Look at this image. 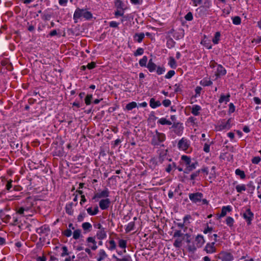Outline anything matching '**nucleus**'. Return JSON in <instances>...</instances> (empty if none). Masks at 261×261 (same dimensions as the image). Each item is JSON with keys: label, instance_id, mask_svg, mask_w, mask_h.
I'll list each match as a JSON object with an SVG mask.
<instances>
[{"label": "nucleus", "instance_id": "obj_1", "mask_svg": "<svg viewBox=\"0 0 261 261\" xmlns=\"http://www.w3.org/2000/svg\"><path fill=\"white\" fill-rule=\"evenodd\" d=\"M83 17L87 20L90 19L92 17V13L86 9L77 8L73 14V19L75 22H77L79 19Z\"/></svg>", "mask_w": 261, "mask_h": 261}, {"label": "nucleus", "instance_id": "obj_2", "mask_svg": "<svg viewBox=\"0 0 261 261\" xmlns=\"http://www.w3.org/2000/svg\"><path fill=\"white\" fill-rule=\"evenodd\" d=\"M165 139V135L164 133H160L156 130L155 131V134L152 135L151 144L153 146L159 145L160 144L164 142Z\"/></svg>", "mask_w": 261, "mask_h": 261}, {"label": "nucleus", "instance_id": "obj_3", "mask_svg": "<svg viewBox=\"0 0 261 261\" xmlns=\"http://www.w3.org/2000/svg\"><path fill=\"white\" fill-rule=\"evenodd\" d=\"M189 199L193 203L202 202V204H207L208 201L205 199H202L203 194L200 192L189 194Z\"/></svg>", "mask_w": 261, "mask_h": 261}, {"label": "nucleus", "instance_id": "obj_4", "mask_svg": "<svg viewBox=\"0 0 261 261\" xmlns=\"http://www.w3.org/2000/svg\"><path fill=\"white\" fill-rule=\"evenodd\" d=\"M181 160L184 162L186 166L185 171V173H188L196 168L197 163L196 162L192 163L191 159L189 156L182 155L181 156Z\"/></svg>", "mask_w": 261, "mask_h": 261}, {"label": "nucleus", "instance_id": "obj_5", "mask_svg": "<svg viewBox=\"0 0 261 261\" xmlns=\"http://www.w3.org/2000/svg\"><path fill=\"white\" fill-rule=\"evenodd\" d=\"M243 217L246 221L247 224L250 225L253 219L254 214L250 208H247L243 214Z\"/></svg>", "mask_w": 261, "mask_h": 261}, {"label": "nucleus", "instance_id": "obj_6", "mask_svg": "<svg viewBox=\"0 0 261 261\" xmlns=\"http://www.w3.org/2000/svg\"><path fill=\"white\" fill-rule=\"evenodd\" d=\"M218 257L222 261H231L233 259V256L231 253L224 251L220 253Z\"/></svg>", "mask_w": 261, "mask_h": 261}, {"label": "nucleus", "instance_id": "obj_7", "mask_svg": "<svg viewBox=\"0 0 261 261\" xmlns=\"http://www.w3.org/2000/svg\"><path fill=\"white\" fill-rule=\"evenodd\" d=\"M230 122V119H228L227 121L223 120L221 121V122L217 126L218 130H222L224 129H229L231 127Z\"/></svg>", "mask_w": 261, "mask_h": 261}, {"label": "nucleus", "instance_id": "obj_8", "mask_svg": "<svg viewBox=\"0 0 261 261\" xmlns=\"http://www.w3.org/2000/svg\"><path fill=\"white\" fill-rule=\"evenodd\" d=\"M110 192L108 189L106 188L103 191L101 192H98L96 193L93 197V199L96 198H107L109 196Z\"/></svg>", "mask_w": 261, "mask_h": 261}, {"label": "nucleus", "instance_id": "obj_9", "mask_svg": "<svg viewBox=\"0 0 261 261\" xmlns=\"http://www.w3.org/2000/svg\"><path fill=\"white\" fill-rule=\"evenodd\" d=\"M171 128L173 129L174 132L178 136L181 135L184 129L182 124L179 123H174Z\"/></svg>", "mask_w": 261, "mask_h": 261}, {"label": "nucleus", "instance_id": "obj_10", "mask_svg": "<svg viewBox=\"0 0 261 261\" xmlns=\"http://www.w3.org/2000/svg\"><path fill=\"white\" fill-rule=\"evenodd\" d=\"M110 203V200L108 198H106L102 199L99 201V205L101 210H104L107 209L109 207Z\"/></svg>", "mask_w": 261, "mask_h": 261}, {"label": "nucleus", "instance_id": "obj_11", "mask_svg": "<svg viewBox=\"0 0 261 261\" xmlns=\"http://www.w3.org/2000/svg\"><path fill=\"white\" fill-rule=\"evenodd\" d=\"M215 242L207 243L204 247V251H205L207 253H213L215 252L216 249L215 247Z\"/></svg>", "mask_w": 261, "mask_h": 261}, {"label": "nucleus", "instance_id": "obj_12", "mask_svg": "<svg viewBox=\"0 0 261 261\" xmlns=\"http://www.w3.org/2000/svg\"><path fill=\"white\" fill-rule=\"evenodd\" d=\"M178 147L182 150H187L189 147V144L187 139L182 138L178 143Z\"/></svg>", "mask_w": 261, "mask_h": 261}, {"label": "nucleus", "instance_id": "obj_13", "mask_svg": "<svg viewBox=\"0 0 261 261\" xmlns=\"http://www.w3.org/2000/svg\"><path fill=\"white\" fill-rule=\"evenodd\" d=\"M195 242L197 248H201L205 243L203 237L201 234H198L195 238Z\"/></svg>", "mask_w": 261, "mask_h": 261}, {"label": "nucleus", "instance_id": "obj_14", "mask_svg": "<svg viewBox=\"0 0 261 261\" xmlns=\"http://www.w3.org/2000/svg\"><path fill=\"white\" fill-rule=\"evenodd\" d=\"M87 242L88 243H92V246H91V244H88V246L91 248V249L95 250L97 248V246L96 245V242L93 237H88L87 239Z\"/></svg>", "mask_w": 261, "mask_h": 261}, {"label": "nucleus", "instance_id": "obj_15", "mask_svg": "<svg viewBox=\"0 0 261 261\" xmlns=\"http://www.w3.org/2000/svg\"><path fill=\"white\" fill-rule=\"evenodd\" d=\"M167 149H160L159 150V162L162 163L167 155Z\"/></svg>", "mask_w": 261, "mask_h": 261}, {"label": "nucleus", "instance_id": "obj_16", "mask_svg": "<svg viewBox=\"0 0 261 261\" xmlns=\"http://www.w3.org/2000/svg\"><path fill=\"white\" fill-rule=\"evenodd\" d=\"M226 71L225 69L221 65H219L217 66L216 75L221 76L224 75L226 74Z\"/></svg>", "mask_w": 261, "mask_h": 261}, {"label": "nucleus", "instance_id": "obj_17", "mask_svg": "<svg viewBox=\"0 0 261 261\" xmlns=\"http://www.w3.org/2000/svg\"><path fill=\"white\" fill-rule=\"evenodd\" d=\"M107 237L106 232L105 230V228L99 230L96 233V237L99 240H103Z\"/></svg>", "mask_w": 261, "mask_h": 261}, {"label": "nucleus", "instance_id": "obj_18", "mask_svg": "<svg viewBox=\"0 0 261 261\" xmlns=\"http://www.w3.org/2000/svg\"><path fill=\"white\" fill-rule=\"evenodd\" d=\"M145 37V34L143 33H136L134 36V40L140 43L142 41Z\"/></svg>", "mask_w": 261, "mask_h": 261}, {"label": "nucleus", "instance_id": "obj_19", "mask_svg": "<svg viewBox=\"0 0 261 261\" xmlns=\"http://www.w3.org/2000/svg\"><path fill=\"white\" fill-rule=\"evenodd\" d=\"M231 211V206L229 205L226 206H223L222 208L221 213L220 214V217H224L227 212H230Z\"/></svg>", "mask_w": 261, "mask_h": 261}, {"label": "nucleus", "instance_id": "obj_20", "mask_svg": "<svg viewBox=\"0 0 261 261\" xmlns=\"http://www.w3.org/2000/svg\"><path fill=\"white\" fill-rule=\"evenodd\" d=\"M146 67L150 72H153L155 70L156 66L154 63H153L152 60L150 59Z\"/></svg>", "mask_w": 261, "mask_h": 261}, {"label": "nucleus", "instance_id": "obj_21", "mask_svg": "<svg viewBox=\"0 0 261 261\" xmlns=\"http://www.w3.org/2000/svg\"><path fill=\"white\" fill-rule=\"evenodd\" d=\"M149 104L150 106L153 109L158 107H159L161 105V103L160 101H155L154 99L153 98L150 99Z\"/></svg>", "mask_w": 261, "mask_h": 261}, {"label": "nucleus", "instance_id": "obj_22", "mask_svg": "<svg viewBox=\"0 0 261 261\" xmlns=\"http://www.w3.org/2000/svg\"><path fill=\"white\" fill-rule=\"evenodd\" d=\"M201 110V107L198 105H194L193 106L191 112L195 116H198L199 114V111Z\"/></svg>", "mask_w": 261, "mask_h": 261}, {"label": "nucleus", "instance_id": "obj_23", "mask_svg": "<svg viewBox=\"0 0 261 261\" xmlns=\"http://www.w3.org/2000/svg\"><path fill=\"white\" fill-rule=\"evenodd\" d=\"M230 95L228 94L225 96L223 94L221 95L219 99V102L220 103L225 102L226 103L229 101Z\"/></svg>", "mask_w": 261, "mask_h": 261}, {"label": "nucleus", "instance_id": "obj_24", "mask_svg": "<svg viewBox=\"0 0 261 261\" xmlns=\"http://www.w3.org/2000/svg\"><path fill=\"white\" fill-rule=\"evenodd\" d=\"M184 239V238H176V239L175 240L173 243L174 246L176 248L180 247L182 245V242Z\"/></svg>", "mask_w": 261, "mask_h": 261}, {"label": "nucleus", "instance_id": "obj_25", "mask_svg": "<svg viewBox=\"0 0 261 261\" xmlns=\"http://www.w3.org/2000/svg\"><path fill=\"white\" fill-rule=\"evenodd\" d=\"M99 257L97 258V261H101L103 259H105L107 256V255L103 250H100L99 253H98Z\"/></svg>", "mask_w": 261, "mask_h": 261}, {"label": "nucleus", "instance_id": "obj_26", "mask_svg": "<svg viewBox=\"0 0 261 261\" xmlns=\"http://www.w3.org/2000/svg\"><path fill=\"white\" fill-rule=\"evenodd\" d=\"M87 211L88 213L92 216L96 215L99 211L97 206L95 207L93 211L92 210V207H89L87 208Z\"/></svg>", "mask_w": 261, "mask_h": 261}, {"label": "nucleus", "instance_id": "obj_27", "mask_svg": "<svg viewBox=\"0 0 261 261\" xmlns=\"http://www.w3.org/2000/svg\"><path fill=\"white\" fill-rule=\"evenodd\" d=\"M158 122L162 125H171L172 122L165 118H160Z\"/></svg>", "mask_w": 261, "mask_h": 261}, {"label": "nucleus", "instance_id": "obj_28", "mask_svg": "<svg viewBox=\"0 0 261 261\" xmlns=\"http://www.w3.org/2000/svg\"><path fill=\"white\" fill-rule=\"evenodd\" d=\"M82 228L83 229L86 231H90L92 225L89 222H84L82 224Z\"/></svg>", "mask_w": 261, "mask_h": 261}, {"label": "nucleus", "instance_id": "obj_29", "mask_svg": "<svg viewBox=\"0 0 261 261\" xmlns=\"http://www.w3.org/2000/svg\"><path fill=\"white\" fill-rule=\"evenodd\" d=\"M135 227V222H129L125 227V231L126 232H128L133 230L134 229Z\"/></svg>", "mask_w": 261, "mask_h": 261}, {"label": "nucleus", "instance_id": "obj_30", "mask_svg": "<svg viewBox=\"0 0 261 261\" xmlns=\"http://www.w3.org/2000/svg\"><path fill=\"white\" fill-rule=\"evenodd\" d=\"M148 58L146 56H144L139 61V65L141 67H145L147 62Z\"/></svg>", "mask_w": 261, "mask_h": 261}, {"label": "nucleus", "instance_id": "obj_31", "mask_svg": "<svg viewBox=\"0 0 261 261\" xmlns=\"http://www.w3.org/2000/svg\"><path fill=\"white\" fill-rule=\"evenodd\" d=\"M81 236V230L80 229H76L73 231V238L77 240L80 238Z\"/></svg>", "mask_w": 261, "mask_h": 261}, {"label": "nucleus", "instance_id": "obj_32", "mask_svg": "<svg viewBox=\"0 0 261 261\" xmlns=\"http://www.w3.org/2000/svg\"><path fill=\"white\" fill-rule=\"evenodd\" d=\"M48 231V229L44 227H41L38 228L36 230L37 233L41 236L42 234L45 233L46 231Z\"/></svg>", "mask_w": 261, "mask_h": 261}, {"label": "nucleus", "instance_id": "obj_33", "mask_svg": "<svg viewBox=\"0 0 261 261\" xmlns=\"http://www.w3.org/2000/svg\"><path fill=\"white\" fill-rule=\"evenodd\" d=\"M169 65L172 68L176 67V63L175 59L173 57H170L169 59Z\"/></svg>", "mask_w": 261, "mask_h": 261}, {"label": "nucleus", "instance_id": "obj_34", "mask_svg": "<svg viewBox=\"0 0 261 261\" xmlns=\"http://www.w3.org/2000/svg\"><path fill=\"white\" fill-rule=\"evenodd\" d=\"M236 189L238 192L241 193L246 190V186L245 185H238L236 186Z\"/></svg>", "mask_w": 261, "mask_h": 261}, {"label": "nucleus", "instance_id": "obj_35", "mask_svg": "<svg viewBox=\"0 0 261 261\" xmlns=\"http://www.w3.org/2000/svg\"><path fill=\"white\" fill-rule=\"evenodd\" d=\"M200 85L203 86H208L212 84V82L211 80H207L203 79L200 81Z\"/></svg>", "mask_w": 261, "mask_h": 261}, {"label": "nucleus", "instance_id": "obj_36", "mask_svg": "<svg viewBox=\"0 0 261 261\" xmlns=\"http://www.w3.org/2000/svg\"><path fill=\"white\" fill-rule=\"evenodd\" d=\"M115 6L118 9H122L123 10V3L121 0H116Z\"/></svg>", "mask_w": 261, "mask_h": 261}, {"label": "nucleus", "instance_id": "obj_37", "mask_svg": "<svg viewBox=\"0 0 261 261\" xmlns=\"http://www.w3.org/2000/svg\"><path fill=\"white\" fill-rule=\"evenodd\" d=\"M137 107V103L135 102H131L128 103L126 106V109L127 110H132L133 109L136 108Z\"/></svg>", "mask_w": 261, "mask_h": 261}, {"label": "nucleus", "instance_id": "obj_38", "mask_svg": "<svg viewBox=\"0 0 261 261\" xmlns=\"http://www.w3.org/2000/svg\"><path fill=\"white\" fill-rule=\"evenodd\" d=\"M235 173L237 175L240 176L242 179H244L245 177L244 172L239 169H236Z\"/></svg>", "mask_w": 261, "mask_h": 261}, {"label": "nucleus", "instance_id": "obj_39", "mask_svg": "<svg viewBox=\"0 0 261 261\" xmlns=\"http://www.w3.org/2000/svg\"><path fill=\"white\" fill-rule=\"evenodd\" d=\"M220 33L219 32H216L214 38L213 39V42L214 44H216L218 43L220 40Z\"/></svg>", "mask_w": 261, "mask_h": 261}, {"label": "nucleus", "instance_id": "obj_40", "mask_svg": "<svg viewBox=\"0 0 261 261\" xmlns=\"http://www.w3.org/2000/svg\"><path fill=\"white\" fill-rule=\"evenodd\" d=\"M184 234L181 232V230H176L174 233V238H184Z\"/></svg>", "mask_w": 261, "mask_h": 261}, {"label": "nucleus", "instance_id": "obj_41", "mask_svg": "<svg viewBox=\"0 0 261 261\" xmlns=\"http://www.w3.org/2000/svg\"><path fill=\"white\" fill-rule=\"evenodd\" d=\"M144 53V49L141 47L138 48L136 51L134 53V55L137 57L143 55Z\"/></svg>", "mask_w": 261, "mask_h": 261}, {"label": "nucleus", "instance_id": "obj_42", "mask_svg": "<svg viewBox=\"0 0 261 261\" xmlns=\"http://www.w3.org/2000/svg\"><path fill=\"white\" fill-rule=\"evenodd\" d=\"M232 22L234 24H240L241 22V18L239 16H235L232 18Z\"/></svg>", "mask_w": 261, "mask_h": 261}, {"label": "nucleus", "instance_id": "obj_43", "mask_svg": "<svg viewBox=\"0 0 261 261\" xmlns=\"http://www.w3.org/2000/svg\"><path fill=\"white\" fill-rule=\"evenodd\" d=\"M174 90L175 92H180L182 91V86L179 84H176L174 86Z\"/></svg>", "mask_w": 261, "mask_h": 261}, {"label": "nucleus", "instance_id": "obj_44", "mask_svg": "<svg viewBox=\"0 0 261 261\" xmlns=\"http://www.w3.org/2000/svg\"><path fill=\"white\" fill-rule=\"evenodd\" d=\"M233 219L230 217H228L226 218V223L229 226H232L233 224Z\"/></svg>", "mask_w": 261, "mask_h": 261}, {"label": "nucleus", "instance_id": "obj_45", "mask_svg": "<svg viewBox=\"0 0 261 261\" xmlns=\"http://www.w3.org/2000/svg\"><path fill=\"white\" fill-rule=\"evenodd\" d=\"M119 246L122 248H125L126 247V241L120 240L119 241Z\"/></svg>", "mask_w": 261, "mask_h": 261}, {"label": "nucleus", "instance_id": "obj_46", "mask_svg": "<svg viewBox=\"0 0 261 261\" xmlns=\"http://www.w3.org/2000/svg\"><path fill=\"white\" fill-rule=\"evenodd\" d=\"M92 99V95H87L85 98V101L87 105H89L91 103V100Z\"/></svg>", "mask_w": 261, "mask_h": 261}, {"label": "nucleus", "instance_id": "obj_47", "mask_svg": "<svg viewBox=\"0 0 261 261\" xmlns=\"http://www.w3.org/2000/svg\"><path fill=\"white\" fill-rule=\"evenodd\" d=\"M109 244H110V247H109L110 250H113L115 249V248L116 247V243L114 240H110L109 241Z\"/></svg>", "mask_w": 261, "mask_h": 261}, {"label": "nucleus", "instance_id": "obj_48", "mask_svg": "<svg viewBox=\"0 0 261 261\" xmlns=\"http://www.w3.org/2000/svg\"><path fill=\"white\" fill-rule=\"evenodd\" d=\"M72 203H70V204L66 205V213L69 214V215H71L72 214Z\"/></svg>", "mask_w": 261, "mask_h": 261}, {"label": "nucleus", "instance_id": "obj_49", "mask_svg": "<svg viewBox=\"0 0 261 261\" xmlns=\"http://www.w3.org/2000/svg\"><path fill=\"white\" fill-rule=\"evenodd\" d=\"M175 74V71L174 70H170L165 75V78L169 79L172 77Z\"/></svg>", "mask_w": 261, "mask_h": 261}, {"label": "nucleus", "instance_id": "obj_50", "mask_svg": "<svg viewBox=\"0 0 261 261\" xmlns=\"http://www.w3.org/2000/svg\"><path fill=\"white\" fill-rule=\"evenodd\" d=\"M117 261H132L130 256H125L122 258H117Z\"/></svg>", "mask_w": 261, "mask_h": 261}, {"label": "nucleus", "instance_id": "obj_51", "mask_svg": "<svg viewBox=\"0 0 261 261\" xmlns=\"http://www.w3.org/2000/svg\"><path fill=\"white\" fill-rule=\"evenodd\" d=\"M63 234L65 236L67 237H69L72 234V231L70 229H67L65 230L63 232Z\"/></svg>", "mask_w": 261, "mask_h": 261}, {"label": "nucleus", "instance_id": "obj_52", "mask_svg": "<svg viewBox=\"0 0 261 261\" xmlns=\"http://www.w3.org/2000/svg\"><path fill=\"white\" fill-rule=\"evenodd\" d=\"M251 161L253 164H257L260 161V158L259 156H255L252 158Z\"/></svg>", "mask_w": 261, "mask_h": 261}, {"label": "nucleus", "instance_id": "obj_53", "mask_svg": "<svg viewBox=\"0 0 261 261\" xmlns=\"http://www.w3.org/2000/svg\"><path fill=\"white\" fill-rule=\"evenodd\" d=\"M191 219V217L190 215H186V216H185L183 219L184 222L185 223V224L187 225L188 224H189L190 222L189 221V220Z\"/></svg>", "mask_w": 261, "mask_h": 261}, {"label": "nucleus", "instance_id": "obj_54", "mask_svg": "<svg viewBox=\"0 0 261 261\" xmlns=\"http://www.w3.org/2000/svg\"><path fill=\"white\" fill-rule=\"evenodd\" d=\"M200 172V170H197L196 171V172H195L194 173H192L191 175V179L192 180H194L195 179V178L198 176V175L199 174V173Z\"/></svg>", "mask_w": 261, "mask_h": 261}, {"label": "nucleus", "instance_id": "obj_55", "mask_svg": "<svg viewBox=\"0 0 261 261\" xmlns=\"http://www.w3.org/2000/svg\"><path fill=\"white\" fill-rule=\"evenodd\" d=\"M185 19L187 20H188V21H191L193 19V15H192V13L191 12H189L188 13L185 17Z\"/></svg>", "mask_w": 261, "mask_h": 261}, {"label": "nucleus", "instance_id": "obj_56", "mask_svg": "<svg viewBox=\"0 0 261 261\" xmlns=\"http://www.w3.org/2000/svg\"><path fill=\"white\" fill-rule=\"evenodd\" d=\"M235 111V107L232 103H230L229 104V113H232L234 112Z\"/></svg>", "mask_w": 261, "mask_h": 261}, {"label": "nucleus", "instance_id": "obj_57", "mask_svg": "<svg viewBox=\"0 0 261 261\" xmlns=\"http://www.w3.org/2000/svg\"><path fill=\"white\" fill-rule=\"evenodd\" d=\"M85 216H86V213H81L77 217L78 221L81 222V221H83Z\"/></svg>", "mask_w": 261, "mask_h": 261}, {"label": "nucleus", "instance_id": "obj_58", "mask_svg": "<svg viewBox=\"0 0 261 261\" xmlns=\"http://www.w3.org/2000/svg\"><path fill=\"white\" fill-rule=\"evenodd\" d=\"M165 72V68L161 67H158L156 72L159 75L163 74Z\"/></svg>", "mask_w": 261, "mask_h": 261}, {"label": "nucleus", "instance_id": "obj_59", "mask_svg": "<svg viewBox=\"0 0 261 261\" xmlns=\"http://www.w3.org/2000/svg\"><path fill=\"white\" fill-rule=\"evenodd\" d=\"M203 150L205 152H209L210 151V145L207 143H205L204 145Z\"/></svg>", "mask_w": 261, "mask_h": 261}, {"label": "nucleus", "instance_id": "obj_60", "mask_svg": "<svg viewBox=\"0 0 261 261\" xmlns=\"http://www.w3.org/2000/svg\"><path fill=\"white\" fill-rule=\"evenodd\" d=\"M163 105L166 107H169L171 105V101L169 99H165L163 101Z\"/></svg>", "mask_w": 261, "mask_h": 261}, {"label": "nucleus", "instance_id": "obj_61", "mask_svg": "<svg viewBox=\"0 0 261 261\" xmlns=\"http://www.w3.org/2000/svg\"><path fill=\"white\" fill-rule=\"evenodd\" d=\"M192 1L194 6H197L202 3V0H192Z\"/></svg>", "mask_w": 261, "mask_h": 261}, {"label": "nucleus", "instance_id": "obj_62", "mask_svg": "<svg viewBox=\"0 0 261 261\" xmlns=\"http://www.w3.org/2000/svg\"><path fill=\"white\" fill-rule=\"evenodd\" d=\"M124 14V12H123V11H120V10H117L115 12V15L116 16H123Z\"/></svg>", "mask_w": 261, "mask_h": 261}, {"label": "nucleus", "instance_id": "obj_63", "mask_svg": "<svg viewBox=\"0 0 261 261\" xmlns=\"http://www.w3.org/2000/svg\"><path fill=\"white\" fill-rule=\"evenodd\" d=\"M204 5L206 8H210L211 6L210 0H204Z\"/></svg>", "mask_w": 261, "mask_h": 261}, {"label": "nucleus", "instance_id": "obj_64", "mask_svg": "<svg viewBox=\"0 0 261 261\" xmlns=\"http://www.w3.org/2000/svg\"><path fill=\"white\" fill-rule=\"evenodd\" d=\"M95 66V63L94 62H91L90 63L88 64L87 67L89 69H92L94 68Z\"/></svg>", "mask_w": 261, "mask_h": 261}]
</instances>
